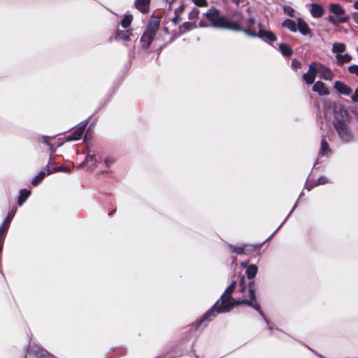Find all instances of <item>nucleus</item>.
<instances>
[{
    "label": "nucleus",
    "mask_w": 358,
    "mask_h": 358,
    "mask_svg": "<svg viewBox=\"0 0 358 358\" xmlns=\"http://www.w3.org/2000/svg\"><path fill=\"white\" fill-rule=\"evenodd\" d=\"M354 8L357 10H358V1H356L355 3H354V5H353Z\"/></svg>",
    "instance_id": "nucleus-50"
},
{
    "label": "nucleus",
    "mask_w": 358,
    "mask_h": 358,
    "mask_svg": "<svg viewBox=\"0 0 358 358\" xmlns=\"http://www.w3.org/2000/svg\"><path fill=\"white\" fill-rule=\"evenodd\" d=\"M241 265L246 267L247 280L245 275L240 277L238 292L243 294V297L248 296L254 299L257 289L254 278L257 273L258 268L255 264L247 266V264L243 262Z\"/></svg>",
    "instance_id": "nucleus-3"
},
{
    "label": "nucleus",
    "mask_w": 358,
    "mask_h": 358,
    "mask_svg": "<svg viewBox=\"0 0 358 358\" xmlns=\"http://www.w3.org/2000/svg\"><path fill=\"white\" fill-rule=\"evenodd\" d=\"M16 212V208L12 210L11 212H10L6 218L3 220V222L0 225V233L7 234L8 228L10 227V222L15 215V213Z\"/></svg>",
    "instance_id": "nucleus-12"
},
{
    "label": "nucleus",
    "mask_w": 358,
    "mask_h": 358,
    "mask_svg": "<svg viewBox=\"0 0 358 358\" xmlns=\"http://www.w3.org/2000/svg\"><path fill=\"white\" fill-rule=\"evenodd\" d=\"M311 188H312L311 187H307V189L308 191H310L311 189Z\"/></svg>",
    "instance_id": "nucleus-54"
},
{
    "label": "nucleus",
    "mask_w": 358,
    "mask_h": 358,
    "mask_svg": "<svg viewBox=\"0 0 358 358\" xmlns=\"http://www.w3.org/2000/svg\"><path fill=\"white\" fill-rule=\"evenodd\" d=\"M336 58L337 59V64L339 66H341L345 63H349L352 60V57L349 54L336 55Z\"/></svg>",
    "instance_id": "nucleus-26"
},
{
    "label": "nucleus",
    "mask_w": 358,
    "mask_h": 358,
    "mask_svg": "<svg viewBox=\"0 0 358 358\" xmlns=\"http://www.w3.org/2000/svg\"><path fill=\"white\" fill-rule=\"evenodd\" d=\"M181 21V17L179 13H175V16L172 19V22L175 25H177Z\"/></svg>",
    "instance_id": "nucleus-40"
},
{
    "label": "nucleus",
    "mask_w": 358,
    "mask_h": 358,
    "mask_svg": "<svg viewBox=\"0 0 358 358\" xmlns=\"http://www.w3.org/2000/svg\"><path fill=\"white\" fill-rule=\"evenodd\" d=\"M348 71L351 74H355L357 76H358V65L353 64L351 66H349L348 68Z\"/></svg>",
    "instance_id": "nucleus-34"
},
{
    "label": "nucleus",
    "mask_w": 358,
    "mask_h": 358,
    "mask_svg": "<svg viewBox=\"0 0 358 358\" xmlns=\"http://www.w3.org/2000/svg\"><path fill=\"white\" fill-rule=\"evenodd\" d=\"M199 25H200L201 27H207V25H206V24H203V22L202 21H201V22H199Z\"/></svg>",
    "instance_id": "nucleus-51"
},
{
    "label": "nucleus",
    "mask_w": 358,
    "mask_h": 358,
    "mask_svg": "<svg viewBox=\"0 0 358 358\" xmlns=\"http://www.w3.org/2000/svg\"><path fill=\"white\" fill-rule=\"evenodd\" d=\"M313 91L317 92L320 96H325L329 94V91L325 83L322 81H317L313 86Z\"/></svg>",
    "instance_id": "nucleus-14"
},
{
    "label": "nucleus",
    "mask_w": 358,
    "mask_h": 358,
    "mask_svg": "<svg viewBox=\"0 0 358 358\" xmlns=\"http://www.w3.org/2000/svg\"><path fill=\"white\" fill-rule=\"evenodd\" d=\"M346 50V45L343 43H334L332 47V52L336 55H341Z\"/></svg>",
    "instance_id": "nucleus-27"
},
{
    "label": "nucleus",
    "mask_w": 358,
    "mask_h": 358,
    "mask_svg": "<svg viewBox=\"0 0 358 358\" xmlns=\"http://www.w3.org/2000/svg\"><path fill=\"white\" fill-rule=\"evenodd\" d=\"M335 117L333 120L334 127L339 138L345 143L350 142L353 138V134L346 123L349 117L348 111L343 107L334 109Z\"/></svg>",
    "instance_id": "nucleus-4"
},
{
    "label": "nucleus",
    "mask_w": 358,
    "mask_h": 358,
    "mask_svg": "<svg viewBox=\"0 0 358 358\" xmlns=\"http://www.w3.org/2000/svg\"><path fill=\"white\" fill-rule=\"evenodd\" d=\"M353 102H358V87L355 90L354 94L351 96Z\"/></svg>",
    "instance_id": "nucleus-43"
},
{
    "label": "nucleus",
    "mask_w": 358,
    "mask_h": 358,
    "mask_svg": "<svg viewBox=\"0 0 358 358\" xmlns=\"http://www.w3.org/2000/svg\"><path fill=\"white\" fill-rule=\"evenodd\" d=\"M132 20V15H125L123 19L121 20L120 24L123 28L127 29L131 25Z\"/></svg>",
    "instance_id": "nucleus-29"
},
{
    "label": "nucleus",
    "mask_w": 358,
    "mask_h": 358,
    "mask_svg": "<svg viewBox=\"0 0 358 358\" xmlns=\"http://www.w3.org/2000/svg\"><path fill=\"white\" fill-rule=\"evenodd\" d=\"M116 159L113 157H107L105 160V164L107 167H110L115 162Z\"/></svg>",
    "instance_id": "nucleus-37"
},
{
    "label": "nucleus",
    "mask_w": 358,
    "mask_h": 358,
    "mask_svg": "<svg viewBox=\"0 0 358 358\" xmlns=\"http://www.w3.org/2000/svg\"><path fill=\"white\" fill-rule=\"evenodd\" d=\"M285 10V12L290 17H293L294 16V10L292 8L289 7V6H287V7H285L284 8Z\"/></svg>",
    "instance_id": "nucleus-41"
},
{
    "label": "nucleus",
    "mask_w": 358,
    "mask_h": 358,
    "mask_svg": "<svg viewBox=\"0 0 358 358\" xmlns=\"http://www.w3.org/2000/svg\"><path fill=\"white\" fill-rule=\"evenodd\" d=\"M46 143H47V145H48L50 146L51 151L52 152H55V148H54L53 145L50 142H48V141H46Z\"/></svg>",
    "instance_id": "nucleus-47"
},
{
    "label": "nucleus",
    "mask_w": 358,
    "mask_h": 358,
    "mask_svg": "<svg viewBox=\"0 0 358 358\" xmlns=\"http://www.w3.org/2000/svg\"><path fill=\"white\" fill-rule=\"evenodd\" d=\"M169 5V8H171V5L174 3L175 0H164Z\"/></svg>",
    "instance_id": "nucleus-48"
},
{
    "label": "nucleus",
    "mask_w": 358,
    "mask_h": 358,
    "mask_svg": "<svg viewBox=\"0 0 358 358\" xmlns=\"http://www.w3.org/2000/svg\"><path fill=\"white\" fill-rule=\"evenodd\" d=\"M85 128L86 124L78 127L74 131L66 136V141H73L80 140L84 134Z\"/></svg>",
    "instance_id": "nucleus-13"
},
{
    "label": "nucleus",
    "mask_w": 358,
    "mask_h": 358,
    "mask_svg": "<svg viewBox=\"0 0 358 358\" xmlns=\"http://www.w3.org/2000/svg\"><path fill=\"white\" fill-rule=\"evenodd\" d=\"M352 113L356 116V117L358 120V110H357V109L352 110Z\"/></svg>",
    "instance_id": "nucleus-49"
},
{
    "label": "nucleus",
    "mask_w": 358,
    "mask_h": 358,
    "mask_svg": "<svg viewBox=\"0 0 358 358\" xmlns=\"http://www.w3.org/2000/svg\"><path fill=\"white\" fill-rule=\"evenodd\" d=\"M150 0H136L135 6L142 13L145 14L149 11Z\"/></svg>",
    "instance_id": "nucleus-17"
},
{
    "label": "nucleus",
    "mask_w": 358,
    "mask_h": 358,
    "mask_svg": "<svg viewBox=\"0 0 358 358\" xmlns=\"http://www.w3.org/2000/svg\"><path fill=\"white\" fill-rule=\"evenodd\" d=\"M327 182L328 179L325 176H321L317 179V182H315V185H325Z\"/></svg>",
    "instance_id": "nucleus-38"
},
{
    "label": "nucleus",
    "mask_w": 358,
    "mask_h": 358,
    "mask_svg": "<svg viewBox=\"0 0 358 358\" xmlns=\"http://www.w3.org/2000/svg\"><path fill=\"white\" fill-rule=\"evenodd\" d=\"M297 30L303 36H308L310 37L313 36L312 30L310 29L308 24L301 17L297 19Z\"/></svg>",
    "instance_id": "nucleus-11"
},
{
    "label": "nucleus",
    "mask_w": 358,
    "mask_h": 358,
    "mask_svg": "<svg viewBox=\"0 0 358 358\" xmlns=\"http://www.w3.org/2000/svg\"><path fill=\"white\" fill-rule=\"evenodd\" d=\"M291 66L293 69H298L301 67L302 64H301V62L299 59L294 58L292 60Z\"/></svg>",
    "instance_id": "nucleus-35"
},
{
    "label": "nucleus",
    "mask_w": 358,
    "mask_h": 358,
    "mask_svg": "<svg viewBox=\"0 0 358 358\" xmlns=\"http://www.w3.org/2000/svg\"><path fill=\"white\" fill-rule=\"evenodd\" d=\"M263 243L253 244H244V253L245 255H252L255 253L257 249H259L262 246Z\"/></svg>",
    "instance_id": "nucleus-22"
},
{
    "label": "nucleus",
    "mask_w": 358,
    "mask_h": 358,
    "mask_svg": "<svg viewBox=\"0 0 358 358\" xmlns=\"http://www.w3.org/2000/svg\"><path fill=\"white\" fill-rule=\"evenodd\" d=\"M329 10L332 13L337 15V17L348 15H345V9L339 3H331Z\"/></svg>",
    "instance_id": "nucleus-19"
},
{
    "label": "nucleus",
    "mask_w": 358,
    "mask_h": 358,
    "mask_svg": "<svg viewBox=\"0 0 358 358\" xmlns=\"http://www.w3.org/2000/svg\"><path fill=\"white\" fill-rule=\"evenodd\" d=\"M350 17L349 15L341 16L338 17H334L332 15H329L327 17L328 22L336 26L338 25L341 23L348 22L350 20Z\"/></svg>",
    "instance_id": "nucleus-20"
},
{
    "label": "nucleus",
    "mask_w": 358,
    "mask_h": 358,
    "mask_svg": "<svg viewBox=\"0 0 358 358\" xmlns=\"http://www.w3.org/2000/svg\"><path fill=\"white\" fill-rule=\"evenodd\" d=\"M199 10L197 8H193L191 12L189 13L188 17L189 20H193L198 18L199 15Z\"/></svg>",
    "instance_id": "nucleus-33"
},
{
    "label": "nucleus",
    "mask_w": 358,
    "mask_h": 358,
    "mask_svg": "<svg viewBox=\"0 0 358 358\" xmlns=\"http://www.w3.org/2000/svg\"><path fill=\"white\" fill-rule=\"evenodd\" d=\"M160 18L152 16L150 19L145 30L141 38L142 48L147 50L153 41L155 36L159 29Z\"/></svg>",
    "instance_id": "nucleus-5"
},
{
    "label": "nucleus",
    "mask_w": 358,
    "mask_h": 358,
    "mask_svg": "<svg viewBox=\"0 0 358 358\" xmlns=\"http://www.w3.org/2000/svg\"><path fill=\"white\" fill-rule=\"evenodd\" d=\"M334 88L336 91H338L340 94L344 95H350L352 90L351 87L345 85L344 83L341 81H336L334 83Z\"/></svg>",
    "instance_id": "nucleus-15"
},
{
    "label": "nucleus",
    "mask_w": 358,
    "mask_h": 358,
    "mask_svg": "<svg viewBox=\"0 0 358 358\" xmlns=\"http://www.w3.org/2000/svg\"><path fill=\"white\" fill-rule=\"evenodd\" d=\"M255 23V19L254 17H252L249 18L248 20V27L247 28L250 27V29H252L251 27L252 25H254Z\"/></svg>",
    "instance_id": "nucleus-45"
},
{
    "label": "nucleus",
    "mask_w": 358,
    "mask_h": 358,
    "mask_svg": "<svg viewBox=\"0 0 358 358\" xmlns=\"http://www.w3.org/2000/svg\"><path fill=\"white\" fill-rule=\"evenodd\" d=\"M331 153V150L329 148V145L327 140L323 138L321 141V145L319 151V155H326L328 156Z\"/></svg>",
    "instance_id": "nucleus-21"
},
{
    "label": "nucleus",
    "mask_w": 358,
    "mask_h": 358,
    "mask_svg": "<svg viewBox=\"0 0 358 358\" xmlns=\"http://www.w3.org/2000/svg\"><path fill=\"white\" fill-rule=\"evenodd\" d=\"M317 63L313 62L308 66V71L302 76L303 80L308 85L313 84L317 73Z\"/></svg>",
    "instance_id": "nucleus-9"
},
{
    "label": "nucleus",
    "mask_w": 358,
    "mask_h": 358,
    "mask_svg": "<svg viewBox=\"0 0 358 358\" xmlns=\"http://www.w3.org/2000/svg\"><path fill=\"white\" fill-rule=\"evenodd\" d=\"M86 161H94L95 163L100 162L101 161V158L95 154H90L88 152L87 155L86 156Z\"/></svg>",
    "instance_id": "nucleus-32"
},
{
    "label": "nucleus",
    "mask_w": 358,
    "mask_h": 358,
    "mask_svg": "<svg viewBox=\"0 0 358 358\" xmlns=\"http://www.w3.org/2000/svg\"><path fill=\"white\" fill-rule=\"evenodd\" d=\"M31 192L29 190H27L26 189H21L17 199L18 205L22 206L25 202V201L29 196Z\"/></svg>",
    "instance_id": "nucleus-25"
},
{
    "label": "nucleus",
    "mask_w": 358,
    "mask_h": 358,
    "mask_svg": "<svg viewBox=\"0 0 358 358\" xmlns=\"http://www.w3.org/2000/svg\"><path fill=\"white\" fill-rule=\"evenodd\" d=\"M310 13L311 15L315 18L321 17L325 13V10L322 6L317 3H313L310 5Z\"/></svg>",
    "instance_id": "nucleus-16"
},
{
    "label": "nucleus",
    "mask_w": 358,
    "mask_h": 358,
    "mask_svg": "<svg viewBox=\"0 0 358 358\" xmlns=\"http://www.w3.org/2000/svg\"><path fill=\"white\" fill-rule=\"evenodd\" d=\"M282 26L283 27L287 28L289 31L292 32H296L297 31V23H296L294 20L291 19H286L282 22Z\"/></svg>",
    "instance_id": "nucleus-23"
},
{
    "label": "nucleus",
    "mask_w": 358,
    "mask_h": 358,
    "mask_svg": "<svg viewBox=\"0 0 358 358\" xmlns=\"http://www.w3.org/2000/svg\"><path fill=\"white\" fill-rule=\"evenodd\" d=\"M184 9H185V5L184 4L180 5L178 8H176L175 10L174 13H179V15H180L183 12Z\"/></svg>",
    "instance_id": "nucleus-44"
},
{
    "label": "nucleus",
    "mask_w": 358,
    "mask_h": 358,
    "mask_svg": "<svg viewBox=\"0 0 358 358\" xmlns=\"http://www.w3.org/2000/svg\"><path fill=\"white\" fill-rule=\"evenodd\" d=\"M46 171H47V175H50V174H52V173H53L55 172H58V171L69 172L70 169L69 168H65V167H64L62 166H55L52 169H50L49 168V163H48V165H47Z\"/></svg>",
    "instance_id": "nucleus-28"
},
{
    "label": "nucleus",
    "mask_w": 358,
    "mask_h": 358,
    "mask_svg": "<svg viewBox=\"0 0 358 358\" xmlns=\"http://www.w3.org/2000/svg\"><path fill=\"white\" fill-rule=\"evenodd\" d=\"M45 173L44 171H40L32 180L31 185L33 186L38 185L45 178Z\"/></svg>",
    "instance_id": "nucleus-30"
},
{
    "label": "nucleus",
    "mask_w": 358,
    "mask_h": 358,
    "mask_svg": "<svg viewBox=\"0 0 358 358\" xmlns=\"http://www.w3.org/2000/svg\"><path fill=\"white\" fill-rule=\"evenodd\" d=\"M204 16L213 28L234 31L243 30L238 22L231 20L228 15H222L220 10L215 7L209 8Z\"/></svg>",
    "instance_id": "nucleus-2"
},
{
    "label": "nucleus",
    "mask_w": 358,
    "mask_h": 358,
    "mask_svg": "<svg viewBox=\"0 0 358 358\" xmlns=\"http://www.w3.org/2000/svg\"><path fill=\"white\" fill-rule=\"evenodd\" d=\"M116 211L115 209H114L113 210L110 211L109 213H108V215H112Z\"/></svg>",
    "instance_id": "nucleus-52"
},
{
    "label": "nucleus",
    "mask_w": 358,
    "mask_h": 358,
    "mask_svg": "<svg viewBox=\"0 0 358 358\" xmlns=\"http://www.w3.org/2000/svg\"><path fill=\"white\" fill-rule=\"evenodd\" d=\"M279 50L285 57H290L293 53L292 48L287 43H280L279 45Z\"/></svg>",
    "instance_id": "nucleus-24"
},
{
    "label": "nucleus",
    "mask_w": 358,
    "mask_h": 358,
    "mask_svg": "<svg viewBox=\"0 0 358 358\" xmlns=\"http://www.w3.org/2000/svg\"><path fill=\"white\" fill-rule=\"evenodd\" d=\"M243 0H231V2L236 6H238L241 2H242Z\"/></svg>",
    "instance_id": "nucleus-46"
},
{
    "label": "nucleus",
    "mask_w": 358,
    "mask_h": 358,
    "mask_svg": "<svg viewBox=\"0 0 358 358\" xmlns=\"http://www.w3.org/2000/svg\"><path fill=\"white\" fill-rule=\"evenodd\" d=\"M317 73L320 74V78H323L326 80H331L334 74L330 68L325 66L322 64H318L317 65Z\"/></svg>",
    "instance_id": "nucleus-10"
},
{
    "label": "nucleus",
    "mask_w": 358,
    "mask_h": 358,
    "mask_svg": "<svg viewBox=\"0 0 358 358\" xmlns=\"http://www.w3.org/2000/svg\"><path fill=\"white\" fill-rule=\"evenodd\" d=\"M192 23L191 22H184L181 26H180V29H183L184 31H189L191 29H192Z\"/></svg>",
    "instance_id": "nucleus-39"
},
{
    "label": "nucleus",
    "mask_w": 358,
    "mask_h": 358,
    "mask_svg": "<svg viewBox=\"0 0 358 358\" xmlns=\"http://www.w3.org/2000/svg\"><path fill=\"white\" fill-rule=\"evenodd\" d=\"M24 358H47L50 354L38 346H27Z\"/></svg>",
    "instance_id": "nucleus-8"
},
{
    "label": "nucleus",
    "mask_w": 358,
    "mask_h": 358,
    "mask_svg": "<svg viewBox=\"0 0 358 358\" xmlns=\"http://www.w3.org/2000/svg\"><path fill=\"white\" fill-rule=\"evenodd\" d=\"M229 248L231 251L237 255H245L244 247L243 246H235L234 245H229Z\"/></svg>",
    "instance_id": "nucleus-31"
},
{
    "label": "nucleus",
    "mask_w": 358,
    "mask_h": 358,
    "mask_svg": "<svg viewBox=\"0 0 358 358\" xmlns=\"http://www.w3.org/2000/svg\"><path fill=\"white\" fill-rule=\"evenodd\" d=\"M229 307H224V304L221 303H215V304L206 312L199 319L192 324V328L195 331L199 330L200 327L206 322L212 321L217 314L229 312L234 306H238L241 305H247L255 309L261 315L263 314L260 305L257 301L256 293L255 292L254 299L250 298V299H243L241 300H236L233 297L229 301Z\"/></svg>",
    "instance_id": "nucleus-1"
},
{
    "label": "nucleus",
    "mask_w": 358,
    "mask_h": 358,
    "mask_svg": "<svg viewBox=\"0 0 358 358\" xmlns=\"http://www.w3.org/2000/svg\"><path fill=\"white\" fill-rule=\"evenodd\" d=\"M259 30L256 32L255 29L250 27L243 29L242 31L251 37H259L266 42H274L277 40V37L274 33L271 31H267L262 29V24L259 23Z\"/></svg>",
    "instance_id": "nucleus-6"
},
{
    "label": "nucleus",
    "mask_w": 358,
    "mask_h": 358,
    "mask_svg": "<svg viewBox=\"0 0 358 358\" xmlns=\"http://www.w3.org/2000/svg\"><path fill=\"white\" fill-rule=\"evenodd\" d=\"M358 19V13H355V20Z\"/></svg>",
    "instance_id": "nucleus-53"
},
{
    "label": "nucleus",
    "mask_w": 358,
    "mask_h": 358,
    "mask_svg": "<svg viewBox=\"0 0 358 358\" xmlns=\"http://www.w3.org/2000/svg\"><path fill=\"white\" fill-rule=\"evenodd\" d=\"M6 236V234L0 233V254L2 252L3 245V242H4Z\"/></svg>",
    "instance_id": "nucleus-42"
},
{
    "label": "nucleus",
    "mask_w": 358,
    "mask_h": 358,
    "mask_svg": "<svg viewBox=\"0 0 358 358\" xmlns=\"http://www.w3.org/2000/svg\"><path fill=\"white\" fill-rule=\"evenodd\" d=\"M193 3L199 7H206L208 6L207 0H192Z\"/></svg>",
    "instance_id": "nucleus-36"
},
{
    "label": "nucleus",
    "mask_w": 358,
    "mask_h": 358,
    "mask_svg": "<svg viewBox=\"0 0 358 358\" xmlns=\"http://www.w3.org/2000/svg\"><path fill=\"white\" fill-rule=\"evenodd\" d=\"M237 282L235 280H233L230 285L226 288L224 293L220 296V299L217 300L215 303L224 304V307H229V301L232 298V294L234 292L236 287Z\"/></svg>",
    "instance_id": "nucleus-7"
},
{
    "label": "nucleus",
    "mask_w": 358,
    "mask_h": 358,
    "mask_svg": "<svg viewBox=\"0 0 358 358\" xmlns=\"http://www.w3.org/2000/svg\"><path fill=\"white\" fill-rule=\"evenodd\" d=\"M131 35V31L130 29L120 30L117 29L115 31V38L116 40L129 41Z\"/></svg>",
    "instance_id": "nucleus-18"
}]
</instances>
